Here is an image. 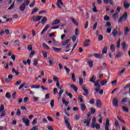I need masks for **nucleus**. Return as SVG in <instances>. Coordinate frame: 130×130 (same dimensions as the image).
Returning <instances> with one entry per match:
<instances>
[{
	"instance_id": "ea45409f",
	"label": "nucleus",
	"mask_w": 130,
	"mask_h": 130,
	"mask_svg": "<svg viewBox=\"0 0 130 130\" xmlns=\"http://www.w3.org/2000/svg\"><path fill=\"white\" fill-rule=\"evenodd\" d=\"M104 21H109V20H110V18L107 15H105L104 17Z\"/></svg>"
},
{
	"instance_id": "09e8293b",
	"label": "nucleus",
	"mask_w": 130,
	"mask_h": 130,
	"mask_svg": "<svg viewBox=\"0 0 130 130\" xmlns=\"http://www.w3.org/2000/svg\"><path fill=\"white\" fill-rule=\"evenodd\" d=\"M39 9L38 8H36L32 10V11L31 13V15H33L34 14H35L38 11Z\"/></svg>"
},
{
	"instance_id": "c03bdc74",
	"label": "nucleus",
	"mask_w": 130,
	"mask_h": 130,
	"mask_svg": "<svg viewBox=\"0 0 130 130\" xmlns=\"http://www.w3.org/2000/svg\"><path fill=\"white\" fill-rule=\"evenodd\" d=\"M79 85L80 86H82V85H83V82H84V80L81 77L79 78Z\"/></svg>"
},
{
	"instance_id": "0e129e2a",
	"label": "nucleus",
	"mask_w": 130,
	"mask_h": 130,
	"mask_svg": "<svg viewBox=\"0 0 130 130\" xmlns=\"http://www.w3.org/2000/svg\"><path fill=\"white\" fill-rule=\"evenodd\" d=\"M35 4H36V2L35 1V0L33 1L32 3L30 4L29 5V7L30 8H33V7H34V6H35Z\"/></svg>"
},
{
	"instance_id": "ddd939ff",
	"label": "nucleus",
	"mask_w": 130,
	"mask_h": 130,
	"mask_svg": "<svg viewBox=\"0 0 130 130\" xmlns=\"http://www.w3.org/2000/svg\"><path fill=\"white\" fill-rule=\"evenodd\" d=\"M63 6V3L61 1V0H57V6L59 9H61V6Z\"/></svg>"
},
{
	"instance_id": "79ce46f5",
	"label": "nucleus",
	"mask_w": 130,
	"mask_h": 130,
	"mask_svg": "<svg viewBox=\"0 0 130 130\" xmlns=\"http://www.w3.org/2000/svg\"><path fill=\"white\" fill-rule=\"evenodd\" d=\"M124 90H127V89H129V92H130V84H127L126 86L124 87Z\"/></svg>"
},
{
	"instance_id": "f03ea898",
	"label": "nucleus",
	"mask_w": 130,
	"mask_h": 130,
	"mask_svg": "<svg viewBox=\"0 0 130 130\" xmlns=\"http://www.w3.org/2000/svg\"><path fill=\"white\" fill-rule=\"evenodd\" d=\"M90 122H91V118H84L83 123H84V124H86V126L88 127L90 126Z\"/></svg>"
},
{
	"instance_id": "7c9ffc66",
	"label": "nucleus",
	"mask_w": 130,
	"mask_h": 130,
	"mask_svg": "<svg viewBox=\"0 0 130 130\" xmlns=\"http://www.w3.org/2000/svg\"><path fill=\"white\" fill-rule=\"evenodd\" d=\"M117 27H116V29H114V31L112 32V34L114 37H116V34H117V31L116 30Z\"/></svg>"
},
{
	"instance_id": "a878e982",
	"label": "nucleus",
	"mask_w": 130,
	"mask_h": 130,
	"mask_svg": "<svg viewBox=\"0 0 130 130\" xmlns=\"http://www.w3.org/2000/svg\"><path fill=\"white\" fill-rule=\"evenodd\" d=\"M71 21H72L73 24H74V25H76V26H78L79 25V24L78 23V22H77V19H75V18H71Z\"/></svg>"
},
{
	"instance_id": "c85d7f7f",
	"label": "nucleus",
	"mask_w": 130,
	"mask_h": 130,
	"mask_svg": "<svg viewBox=\"0 0 130 130\" xmlns=\"http://www.w3.org/2000/svg\"><path fill=\"white\" fill-rule=\"evenodd\" d=\"M122 47L124 51H126V44L124 42L122 44Z\"/></svg>"
},
{
	"instance_id": "680f3d73",
	"label": "nucleus",
	"mask_w": 130,
	"mask_h": 130,
	"mask_svg": "<svg viewBox=\"0 0 130 130\" xmlns=\"http://www.w3.org/2000/svg\"><path fill=\"white\" fill-rule=\"evenodd\" d=\"M42 54H43L44 57H45V58L47 57V52H46V51L43 52Z\"/></svg>"
},
{
	"instance_id": "c756f323",
	"label": "nucleus",
	"mask_w": 130,
	"mask_h": 130,
	"mask_svg": "<svg viewBox=\"0 0 130 130\" xmlns=\"http://www.w3.org/2000/svg\"><path fill=\"white\" fill-rule=\"evenodd\" d=\"M110 49H111L112 52H114V51L115 50V46H114V44H112L110 46Z\"/></svg>"
},
{
	"instance_id": "f257e3e1",
	"label": "nucleus",
	"mask_w": 130,
	"mask_h": 130,
	"mask_svg": "<svg viewBox=\"0 0 130 130\" xmlns=\"http://www.w3.org/2000/svg\"><path fill=\"white\" fill-rule=\"evenodd\" d=\"M93 83L94 84L95 87H96L95 88V92L96 93H98L100 91V89H101V86L99 85V82H98L96 81H94Z\"/></svg>"
},
{
	"instance_id": "4c0bfd02",
	"label": "nucleus",
	"mask_w": 130,
	"mask_h": 130,
	"mask_svg": "<svg viewBox=\"0 0 130 130\" xmlns=\"http://www.w3.org/2000/svg\"><path fill=\"white\" fill-rule=\"evenodd\" d=\"M5 97H6V98H8V99H10L11 97H12V95H11V93L10 92H7L6 93Z\"/></svg>"
},
{
	"instance_id": "aec40b11",
	"label": "nucleus",
	"mask_w": 130,
	"mask_h": 130,
	"mask_svg": "<svg viewBox=\"0 0 130 130\" xmlns=\"http://www.w3.org/2000/svg\"><path fill=\"white\" fill-rule=\"evenodd\" d=\"M106 53H107V46H105L102 50V54H106Z\"/></svg>"
},
{
	"instance_id": "4d7b16f0",
	"label": "nucleus",
	"mask_w": 130,
	"mask_h": 130,
	"mask_svg": "<svg viewBox=\"0 0 130 130\" xmlns=\"http://www.w3.org/2000/svg\"><path fill=\"white\" fill-rule=\"evenodd\" d=\"M47 118L48 120H49V121H51V122L53 121V119L52 118V117H51L50 116H48L47 117Z\"/></svg>"
},
{
	"instance_id": "a211bd4d",
	"label": "nucleus",
	"mask_w": 130,
	"mask_h": 130,
	"mask_svg": "<svg viewBox=\"0 0 130 130\" xmlns=\"http://www.w3.org/2000/svg\"><path fill=\"white\" fill-rule=\"evenodd\" d=\"M52 49L55 52H60L61 51V48L52 47Z\"/></svg>"
},
{
	"instance_id": "a19ab883",
	"label": "nucleus",
	"mask_w": 130,
	"mask_h": 130,
	"mask_svg": "<svg viewBox=\"0 0 130 130\" xmlns=\"http://www.w3.org/2000/svg\"><path fill=\"white\" fill-rule=\"evenodd\" d=\"M78 100H79V101H80V102H81V103H83V101H84V100H83V96L81 95H79Z\"/></svg>"
},
{
	"instance_id": "412c9836",
	"label": "nucleus",
	"mask_w": 130,
	"mask_h": 130,
	"mask_svg": "<svg viewBox=\"0 0 130 130\" xmlns=\"http://www.w3.org/2000/svg\"><path fill=\"white\" fill-rule=\"evenodd\" d=\"M80 107H81V110H82V111H85V110H86V105H85V104H81Z\"/></svg>"
},
{
	"instance_id": "72a5a7b5",
	"label": "nucleus",
	"mask_w": 130,
	"mask_h": 130,
	"mask_svg": "<svg viewBox=\"0 0 130 130\" xmlns=\"http://www.w3.org/2000/svg\"><path fill=\"white\" fill-rule=\"evenodd\" d=\"M14 7H15V1L13 3V4L10 6V7L8 9L9 11H11V10H13L14 9Z\"/></svg>"
},
{
	"instance_id": "e433bc0d",
	"label": "nucleus",
	"mask_w": 130,
	"mask_h": 130,
	"mask_svg": "<svg viewBox=\"0 0 130 130\" xmlns=\"http://www.w3.org/2000/svg\"><path fill=\"white\" fill-rule=\"evenodd\" d=\"M128 32H129V29H128V27H127L124 30V34L126 36V35H128Z\"/></svg>"
},
{
	"instance_id": "de8ad7c7",
	"label": "nucleus",
	"mask_w": 130,
	"mask_h": 130,
	"mask_svg": "<svg viewBox=\"0 0 130 130\" xmlns=\"http://www.w3.org/2000/svg\"><path fill=\"white\" fill-rule=\"evenodd\" d=\"M50 105L52 108L54 107V100H52L50 102Z\"/></svg>"
},
{
	"instance_id": "473e14b6",
	"label": "nucleus",
	"mask_w": 130,
	"mask_h": 130,
	"mask_svg": "<svg viewBox=\"0 0 130 130\" xmlns=\"http://www.w3.org/2000/svg\"><path fill=\"white\" fill-rule=\"evenodd\" d=\"M26 6H28L30 4V0H24V3H22Z\"/></svg>"
},
{
	"instance_id": "a18cd8bd",
	"label": "nucleus",
	"mask_w": 130,
	"mask_h": 130,
	"mask_svg": "<svg viewBox=\"0 0 130 130\" xmlns=\"http://www.w3.org/2000/svg\"><path fill=\"white\" fill-rule=\"evenodd\" d=\"M5 110V106L4 105H1L0 107V112H3Z\"/></svg>"
},
{
	"instance_id": "9d476101",
	"label": "nucleus",
	"mask_w": 130,
	"mask_h": 130,
	"mask_svg": "<svg viewBox=\"0 0 130 130\" xmlns=\"http://www.w3.org/2000/svg\"><path fill=\"white\" fill-rule=\"evenodd\" d=\"M82 90H83L84 92L83 93L84 96H88V95H89V91L88 90V89L86 88V87H82Z\"/></svg>"
},
{
	"instance_id": "b1692460",
	"label": "nucleus",
	"mask_w": 130,
	"mask_h": 130,
	"mask_svg": "<svg viewBox=\"0 0 130 130\" xmlns=\"http://www.w3.org/2000/svg\"><path fill=\"white\" fill-rule=\"evenodd\" d=\"M100 84L102 86H104L107 84V80L104 79L101 81Z\"/></svg>"
},
{
	"instance_id": "dca6fc26",
	"label": "nucleus",
	"mask_w": 130,
	"mask_h": 130,
	"mask_svg": "<svg viewBox=\"0 0 130 130\" xmlns=\"http://www.w3.org/2000/svg\"><path fill=\"white\" fill-rule=\"evenodd\" d=\"M60 23V20L59 19H55L52 23V25L53 26L54 25H57V24H59Z\"/></svg>"
},
{
	"instance_id": "39448f33",
	"label": "nucleus",
	"mask_w": 130,
	"mask_h": 130,
	"mask_svg": "<svg viewBox=\"0 0 130 130\" xmlns=\"http://www.w3.org/2000/svg\"><path fill=\"white\" fill-rule=\"evenodd\" d=\"M23 122L25 123L26 126H29L30 125V120L28 118L23 117L22 119Z\"/></svg>"
},
{
	"instance_id": "864d4df0",
	"label": "nucleus",
	"mask_w": 130,
	"mask_h": 130,
	"mask_svg": "<svg viewBox=\"0 0 130 130\" xmlns=\"http://www.w3.org/2000/svg\"><path fill=\"white\" fill-rule=\"evenodd\" d=\"M17 42H19V40H17L14 41L15 46H20V44Z\"/></svg>"
},
{
	"instance_id": "423d86ee",
	"label": "nucleus",
	"mask_w": 130,
	"mask_h": 130,
	"mask_svg": "<svg viewBox=\"0 0 130 130\" xmlns=\"http://www.w3.org/2000/svg\"><path fill=\"white\" fill-rule=\"evenodd\" d=\"M113 105L115 107H117V106H118V100L117 99V98L114 97L113 99Z\"/></svg>"
},
{
	"instance_id": "603ef678",
	"label": "nucleus",
	"mask_w": 130,
	"mask_h": 130,
	"mask_svg": "<svg viewBox=\"0 0 130 130\" xmlns=\"http://www.w3.org/2000/svg\"><path fill=\"white\" fill-rule=\"evenodd\" d=\"M43 47L44 48H45V49H49V47H48V45H46V44H45V43H43Z\"/></svg>"
},
{
	"instance_id": "4468645a",
	"label": "nucleus",
	"mask_w": 130,
	"mask_h": 130,
	"mask_svg": "<svg viewBox=\"0 0 130 130\" xmlns=\"http://www.w3.org/2000/svg\"><path fill=\"white\" fill-rule=\"evenodd\" d=\"M19 10L21 12H24V11L26 10V6H25V4L22 3L19 7Z\"/></svg>"
},
{
	"instance_id": "cd10ccee",
	"label": "nucleus",
	"mask_w": 130,
	"mask_h": 130,
	"mask_svg": "<svg viewBox=\"0 0 130 130\" xmlns=\"http://www.w3.org/2000/svg\"><path fill=\"white\" fill-rule=\"evenodd\" d=\"M101 101L100 100H96V106L98 107H101L102 106Z\"/></svg>"
},
{
	"instance_id": "bf43d9fd",
	"label": "nucleus",
	"mask_w": 130,
	"mask_h": 130,
	"mask_svg": "<svg viewBox=\"0 0 130 130\" xmlns=\"http://www.w3.org/2000/svg\"><path fill=\"white\" fill-rule=\"evenodd\" d=\"M97 25H98V23L97 22L94 23L92 27V30H96V28H97Z\"/></svg>"
},
{
	"instance_id": "1a4fd4ad",
	"label": "nucleus",
	"mask_w": 130,
	"mask_h": 130,
	"mask_svg": "<svg viewBox=\"0 0 130 130\" xmlns=\"http://www.w3.org/2000/svg\"><path fill=\"white\" fill-rule=\"evenodd\" d=\"M50 27V25H49V24H47V25H45V27L43 29V30L41 32V35H43L44 33V32H46V31H47V29Z\"/></svg>"
},
{
	"instance_id": "c9c22d12",
	"label": "nucleus",
	"mask_w": 130,
	"mask_h": 130,
	"mask_svg": "<svg viewBox=\"0 0 130 130\" xmlns=\"http://www.w3.org/2000/svg\"><path fill=\"white\" fill-rule=\"evenodd\" d=\"M31 52L29 54V58H32L33 55H34L35 54V51L33 50V51H30Z\"/></svg>"
},
{
	"instance_id": "37998d69",
	"label": "nucleus",
	"mask_w": 130,
	"mask_h": 130,
	"mask_svg": "<svg viewBox=\"0 0 130 130\" xmlns=\"http://www.w3.org/2000/svg\"><path fill=\"white\" fill-rule=\"evenodd\" d=\"M117 48L119 49L120 48V39L117 41Z\"/></svg>"
},
{
	"instance_id": "49530a36",
	"label": "nucleus",
	"mask_w": 130,
	"mask_h": 130,
	"mask_svg": "<svg viewBox=\"0 0 130 130\" xmlns=\"http://www.w3.org/2000/svg\"><path fill=\"white\" fill-rule=\"evenodd\" d=\"M12 98L13 99H17V92H14L13 94H12Z\"/></svg>"
},
{
	"instance_id": "7ed1b4c3",
	"label": "nucleus",
	"mask_w": 130,
	"mask_h": 130,
	"mask_svg": "<svg viewBox=\"0 0 130 130\" xmlns=\"http://www.w3.org/2000/svg\"><path fill=\"white\" fill-rule=\"evenodd\" d=\"M43 18V16H32L31 19L34 22H39Z\"/></svg>"
},
{
	"instance_id": "0eeeda50",
	"label": "nucleus",
	"mask_w": 130,
	"mask_h": 130,
	"mask_svg": "<svg viewBox=\"0 0 130 130\" xmlns=\"http://www.w3.org/2000/svg\"><path fill=\"white\" fill-rule=\"evenodd\" d=\"M90 42H91V40H85L83 43V46L84 47H88V46H90Z\"/></svg>"
},
{
	"instance_id": "2f4dec72",
	"label": "nucleus",
	"mask_w": 130,
	"mask_h": 130,
	"mask_svg": "<svg viewBox=\"0 0 130 130\" xmlns=\"http://www.w3.org/2000/svg\"><path fill=\"white\" fill-rule=\"evenodd\" d=\"M40 87H41L40 85H32L30 86V88H31V89H39V88H40Z\"/></svg>"
},
{
	"instance_id": "13d9d810",
	"label": "nucleus",
	"mask_w": 130,
	"mask_h": 130,
	"mask_svg": "<svg viewBox=\"0 0 130 130\" xmlns=\"http://www.w3.org/2000/svg\"><path fill=\"white\" fill-rule=\"evenodd\" d=\"M112 86H114L117 84V80H115L111 82Z\"/></svg>"
},
{
	"instance_id": "9b49d317",
	"label": "nucleus",
	"mask_w": 130,
	"mask_h": 130,
	"mask_svg": "<svg viewBox=\"0 0 130 130\" xmlns=\"http://www.w3.org/2000/svg\"><path fill=\"white\" fill-rule=\"evenodd\" d=\"M93 56L94 57H96V58H99L100 59H102V58H103V55L100 54H98V53H94L93 54Z\"/></svg>"
},
{
	"instance_id": "4be33fe9",
	"label": "nucleus",
	"mask_w": 130,
	"mask_h": 130,
	"mask_svg": "<svg viewBox=\"0 0 130 130\" xmlns=\"http://www.w3.org/2000/svg\"><path fill=\"white\" fill-rule=\"evenodd\" d=\"M70 86L73 89L74 91L78 92V87H77L75 84H71Z\"/></svg>"
},
{
	"instance_id": "6e6d98bb",
	"label": "nucleus",
	"mask_w": 130,
	"mask_h": 130,
	"mask_svg": "<svg viewBox=\"0 0 130 130\" xmlns=\"http://www.w3.org/2000/svg\"><path fill=\"white\" fill-rule=\"evenodd\" d=\"M64 69L66 71V72H67L68 74H69V73H70V72H71V70H70V69H69V68L67 67V66H64Z\"/></svg>"
},
{
	"instance_id": "052dcab7",
	"label": "nucleus",
	"mask_w": 130,
	"mask_h": 130,
	"mask_svg": "<svg viewBox=\"0 0 130 130\" xmlns=\"http://www.w3.org/2000/svg\"><path fill=\"white\" fill-rule=\"evenodd\" d=\"M62 93H63V89H60L58 93V95L59 96V97H61Z\"/></svg>"
},
{
	"instance_id": "58836bf2",
	"label": "nucleus",
	"mask_w": 130,
	"mask_h": 130,
	"mask_svg": "<svg viewBox=\"0 0 130 130\" xmlns=\"http://www.w3.org/2000/svg\"><path fill=\"white\" fill-rule=\"evenodd\" d=\"M46 21H47V18L44 17L41 20L42 24H44Z\"/></svg>"
},
{
	"instance_id": "f8f14e48",
	"label": "nucleus",
	"mask_w": 130,
	"mask_h": 130,
	"mask_svg": "<svg viewBox=\"0 0 130 130\" xmlns=\"http://www.w3.org/2000/svg\"><path fill=\"white\" fill-rule=\"evenodd\" d=\"M86 62L88 63L89 68L92 69V68H93V61H92L91 59H88L87 60Z\"/></svg>"
},
{
	"instance_id": "20e7f679",
	"label": "nucleus",
	"mask_w": 130,
	"mask_h": 130,
	"mask_svg": "<svg viewBox=\"0 0 130 130\" xmlns=\"http://www.w3.org/2000/svg\"><path fill=\"white\" fill-rule=\"evenodd\" d=\"M123 18L124 20H126V18H127V12H125L124 14L119 18L118 20V23H121V22H122Z\"/></svg>"
},
{
	"instance_id": "5fc2aeb1",
	"label": "nucleus",
	"mask_w": 130,
	"mask_h": 130,
	"mask_svg": "<svg viewBox=\"0 0 130 130\" xmlns=\"http://www.w3.org/2000/svg\"><path fill=\"white\" fill-rule=\"evenodd\" d=\"M66 94L67 95V96H69L71 99L73 98V94H72V93H69L68 91H66Z\"/></svg>"
},
{
	"instance_id": "bb28decb",
	"label": "nucleus",
	"mask_w": 130,
	"mask_h": 130,
	"mask_svg": "<svg viewBox=\"0 0 130 130\" xmlns=\"http://www.w3.org/2000/svg\"><path fill=\"white\" fill-rule=\"evenodd\" d=\"M34 65L35 67H37L38 65V59L37 58L34 59Z\"/></svg>"
},
{
	"instance_id": "774afa93",
	"label": "nucleus",
	"mask_w": 130,
	"mask_h": 130,
	"mask_svg": "<svg viewBox=\"0 0 130 130\" xmlns=\"http://www.w3.org/2000/svg\"><path fill=\"white\" fill-rule=\"evenodd\" d=\"M39 127L38 126H35L33 127L32 128H31V129L32 130H38Z\"/></svg>"
},
{
	"instance_id": "f3484780",
	"label": "nucleus",
	"mask_w": 130,
	"mask_h": 130,
	"mask_svg": "<svg viewBox=\"0 0 130 130\" xmlns=\"http://www.w3.org/2000/svg\"><path fill=\"white\" fill-rule=\"evenodd\" d=\"M65 124L69 129L72 130V126L71 125L70 122L66 121V122H65Z\"/></svg>"
},
{
	"instance_id": "393cba45",
	"label": "nucleus",
	"mask_w": 130,
	"mask_h": 130,
	"mask_svg": "<svg viewBox=\"0 0 130 130\" xmlns=\"http://www.w3.org/2000/svg\"><path fill=\"white\" fill-rule=\"evenodd\" d=\"M70 40L68 39L65 42H63L62 43V46H66L67 44H69L70 43Z\"/></svg>"
},
{
	"instance_id": "5701e85b",
	"label": "nucleus",
	"mask_w": 130,
	"mask_h": 130,
	"mask_svg": "<svg viewBox=\"0 0 130 130\" xmlns=\"http://www.w3.org/2000/svg\"><path fill=\"white\" fill-rule=\"evenodd\" d=\"M95 81H96V77L93 75L92 77L90 79L89 82H91V83H95Z\"/></svg>"
},
{
	"instance_id": "2eb2a0df",
	"label": "nucleus",
	"mask_w": 130,
	"mask_h": 130,
	"mask_svg": "<svg viewBox=\"0 0 130 130\" xmlns=\"http://www.w3.org/2000/svg\"><path fill=\"white\" fill-rule=\"evenodd\" d=\"M104 4H110L112 6H113V0H103Z\"/></svg>"
},
{
	"instance_id": "3c124183",
	"label": "nucleus",
	"mask_w": 130,
	"mask_h": 130,
	"mask_svg": "<svg viewBox=\"0 0 130 130\" xmlns=\"http://www.w3.org/2000/svg\"><path fill=\"white\" fill-rule=\"evenodd\" d=\"M96 112V110L94 108H91L90 109V113L91 114H94Z\"/></svg>"
},
{
	"instance_id": "f704fd0d",
	"label": "nucleus",
	"mask_w": 130,
	"mask_h": 130,
	"mask_svg": "<svg viewBox=\"0 0 130 130\" xmlns=\"http://www.w3.org/2000/svg\"><path fill=\"white\" fill-rule=\"evenodd\" d=\"M71 79L74 82H76V76H75V73H73L72 74Z\"/></svg>"
},
{
	"instance_id": "6ab92c4d",
	"label": "nucleus",
	"mask_w": 130,
	"mask_h": 130,
	"mask_svg": "<svg viewBox=\"0 0 130 130\" xmlns=\"http://www.w3.org/2000/svg\"><path fill=\"white\" fill-rule=\"evenodd\" d=\"M130 4L129 3H127L126 1L124 2L123 6L125 9H128L129 8Z\"/></svg>"
},
{
	"instance_id": "8fccbe9b",
	"label": "nucleus",
	"mask_w": 130,
	"mask_h": 130,
	"mask_svg": "<svg viewBox=\"0 0 130 130\" xmlns=\"http://www.w3.org/2000/svg\"><path fill=\"white\" fill-rule=\"evenodd\" d=\"M27 49L29 50V51H32L33 48L32 47V45H29L27 46Z\"/></svg>"
},
{
	"instance_id": "e2e57ef3",
	"label": "nucleus",
	"mask_w": 130,
	"mask_h": 130,
	"mask_svg": "<svg viewBox=\"0 0 130 130\" xmlns=\"http://www.w3.org/2000/svg\"><path fill=\"white\" fill-rule=\"evenodd\" d=\"M50 98V93H48L45 95V99H49Z\"/></svg>"
},
{
	"instance_id": "6e6552de",
	"label": "nucleus",
	"mask_w": 130,
	"mask_h": 130,
	"mask_svg": "<svg viewBox=\"0 0 130 130\" xmlns=\"http://www.w3.org/2000/svg\"><path fill=\"white\" fill-rule=\"evenodd\" d=\"M105 130H109V119L106 120V124L105 125Z\"/></svg>"
},
{
	"instance_id": "69168bd1",
	"label": "nucleus",
	"mask_w": 130,
	"mask_h": 130,
	"mask_svg": "<svg viewBox=\"0 0 130 130\" xmlns=\"http://www.w3.org/2000/svg\"><path fill=\"white\" fill-rule=\"evenodd\" d=\"M122 108L124 112H128V109L126 108L125 107H122Z\"/></svg>"
},
{
	"instance_id": "338daca9",
	"label": "nucleus",
	"mask_w": 130,
	"mask_h": 130,
	"mask_svg": "<svg viewBox=\"0 0 130 130\" xmlns=\"http://www.w3.org/2000/svg\"><path fill=\"white\" fill-rule=\"evenodd\" d=\"M95 127L96 129H99V128H100V124H99L98 123H96Z\"/></svg>"
}]
</instances>
